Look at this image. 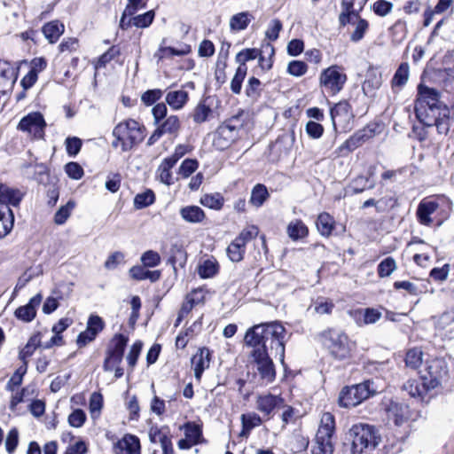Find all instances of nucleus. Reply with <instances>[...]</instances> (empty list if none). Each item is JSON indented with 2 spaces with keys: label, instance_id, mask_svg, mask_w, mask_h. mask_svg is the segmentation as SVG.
<instances>
[{
  "label": "nucleus",
  "instance_id": "nucleus-1",
  "mask_svg": "<svg viewBox=\"0 0 454 454\" xmlns=\"http://www.w3.org/2000/svg\"><path fill=\"white\" fill-rule=\"evenodd\" d=\"M244 341L254 349L270 350L275 357L278 356L280 362L284 363L286 331L281 324L271 322L255 325L247 331Z\"/></svg>",
  "mask_w": 454,
  "mask_h": 454
},
{
  "label": "nucleus",
  "instance_id": "nucleus-2",
  "mask_svg": "<svg viewBox=\"0 0 454 454\" xmlns=\"http://www.w3.org/2000/svg\"><path fill=\"white\" fill-rule=\"evenodd\" d=\"M113 136L114 139L112 142V146L116 149L120 148L121 152H127L144 140L145 132L140 123L133 119H129L114 127Z\"/></svg>",
  "mask_w": 454,
  "mask_h": 454
},
{
  "label": "nucleus",
  "instance_id": "nucleus-3",
  "mask_svg": "<svg viewBox=\"0 0 454 454\" xmlns=\"http://www.w3.org/2000/svg\"><path fill=\"white\" fill-rule=\"evenodd\" d=\"M320 340L325 348L335 359L344 360L349 357L355 348V343L344 332L338 329L324 331L320 334Z\"/></svg>",
  "mask_w": 454,
  "mask_h": 454
},
{
  "label": "nucleus",
  "instance_id": "nucleus-4",
  "mask_svg": "<svg viewBox=\"0 0 454 454\" xmlns=\"http://www.w3.org/2000/svg\"><path fill=\"white\" fill-rule=\"evenodd\" d=\"M348 439L351 442V454H362L367 448H374L379 443L374 427L362 423L349 429Z\"/></svg>",
  "mask_w": 454,
  "mask_h": 454
},
{
  "label": "nucleus",
  "instance_id": "nucleus-5",
  "mask_svg": "<svg viewBox=\"0 0 454 454\" xmlns=\"http://www.w3.org/2000/svg\"><path fill=\"white\" fill-rule=\"evenodd\" d=\"M347 74L342 67L333 65L322 70L319 75V85L324 91L330 95H336L344 87Z\"/></svg>",
  "mask_w": 454,
  "mask_h": 454
},
{
  "label": "nucleus",
  "instance_id": "nucleus-6",
  "mask_svg": "<svg viewBox=\"0 0 454 454\" xmlns=\"http://www.w3.org/2000/svg\"><path fill=\"white\" fill-rule=\"evenodd\" d=\"M420 380L425 382L426 387L436 388L446 379L448 374L447 363L442 358H434L427 361L425 368L420 372Z\"/></svg>",
  "mask_w": 454,
  "mask_h": 454
},
{
  "label": "nucleus",
  "instance_id": "nucleus-7",
  "mask_svg": "<svg viewBox=\"0 0 454 454\" xmlns=\"http://www.w3.org/2000/svg\"><path fill=\"white\" fill-rule=\"evenodd\" d=\"M370 382L347 387L340 394L339 403L345 408L355 407L371 395Z\"/></svg>",
  "mask_w": 454,
  "mask_h": 454
},
{
  "label": "nucleus",
  "instance_id": "nucleus-8",
  "mask_svg": "<svg viewBox=\"0 0 454 454\" xmlns=\"http://www.w3.org/2000/svg\"><path fill=\"white\" fill-rule=\"evenodd\" d=\"M417 217L423 225H430L434 222L442 223V207L439 199L427 198L420 201L417 209Z\"/></svg>",
  "mask_w": 454,
  "mask_h": 454
},
{
  "label": "nucleus",
  "instance_id": "nucleus-9",
  "mask_svg": "<svg viewBox=\"0 0 454 454\" xmlns=\"http://www.w3.org/2000/svg\"><path fill=\"white\" fill-rule=\"evenodd\" d=\"M252 361L261 379L269 383L274 380L276 372L273 362L265 348H254L252 353Z\"/></svg>",
  "mask_w": 454,
  "mask_h": 454
},
{
  "label": "nucleus",
  "instance_id": "nucleus-10",
  "mask_svg": "<svg viewBox=\"0 0 454 454\" xmlns=\"http://www.w3.org/2000/svg\"><path fill=\"white\" fill-rule=\"evenodd\" d=\"M45 126L43 116L38 112H34L20 120L18 129L35 138H42Z\"/></svg>",
  "mask_w": 454,
  "mask_h": 454
},
{
  "label": "nucleus",
  "instance_id": "nucleus-11",
  "mask_svg": "<svg viewBox=\"0 0 454 454\" xmlns=\"http://www.w3.org/2000/svg\"><path fill=\"white\" fill-rule=\"evenodd\" d=\"M436 106H440L438 91L423 84H419L414 111H418L419 114L421 116L423 115L422 111H424L423 106H428V109L434 112Z\"/></svg>",
  "mask_w": 454,
  "mask_h": 454
},
{
  "label": "nucleus",
  "instance_id": "nucleus-12",
  "mask_svg": "<svg viewBox=\"0 0 454 454\" xmlns=\"http://www.w3.org/2000/svg\"><path fill=\"white\" fill-rule=\"evenodd\" d=\"M442 106H436L434 112L428 109V106H423L422 114L423 115L419 114L418 111H415L416 117L419 121L426 126H436L439 129H444L445 131L448 130L447 127H443L444 120L447 118L448 109L443 107L442 114L441 113Z\"/></svg>",
  "mask_w": 454,
  "mask_h": 454
},
{
  "label": "nucleus",
  "instance_id": "nucleus-13",
  "mask_svg": "<svg viewBox=\"0 0 454 454\" xmlns=\"http://www.w3.org/2000/svg\"><path fill=\"white\" fill-rule=\"evenodd\" d=\"M104 327L105 323L99 316L90 315L87 322L86 329L77 337V345L79 347H84L94 340Z\"/></svg>",
  "mask_w": 454,
  "mask_h": 454
},
{
  "label": "nucleus",
  "instance_id": "nucleus-14",
  "mask_svg": "<svg viewBox=\"0 0 454 454\" xmlns=\"http://www.w3.org/2000/svg\"><path fill=\"white\" fill-rule=\"evenodd\" d=\"M256 409L267 419H270L274 411L284 406V399L270 393L260 395L255 401Z\"/></svg>",
  "mask_w": 454,
  "mask_h": 454
},
{
  "label": "nucleus",
  "instance_id": "nucleus-15",
  "mask_svg": "<svg viewBox=\"0 0 454 454\" xmlns=\"http://www.w3.org/2000/svg\"><path fill=\"white\" fill-rule=\"evenodd\" d=\"M331 119L333 127L337 129V124L346 128L353 118L351 106L347 101H340L331 108Z\"/></svg>",
  "mask_w": 454,
  "mask_h": 454
},
{
  "label": "nucleus",
  "instance_id": "nucleus-16",
  "mask_svg": "<svg viewBox=\"0 0 454 454\" xmlns=\"http://www.w3.org/2000/svg\"><path fill=\"white\" fill-rule=\"evenodd\" d=\"M154 12L149 11L146 12L144 14L133 16V15H125L124 12H122L121 20H120V27L122 29H128L130 27L134 26L136 27L139 28H145L149 27L153 19H154Z\"/></svg>",
  "mask_w": 454,
  "mask_h": 454
},
{
  "label": "nucleus",
  "instance_id": "nucleus-17",
  "mask_svg": "<svg viewBox=\"0 0 454 454\" xmlns=\"http://www.w3.org/2000/svg\"><path fill=\"white\" fill-rule=\"evenodd\" d=\"M210 351L207 348H199L192 357V367L194 371L195 379L200 381L202 374L210 365Z\"/></svg>",
  "mask_w": 454,
  "mask_h": 454
},
{
  "label": "nucleus",
  "instance_id": "nucleus-18",
  "mask_svg": "<svg viewBox=\"0 0 454 454\" xmlns=\"http://www.w3.org/2000/svg\"><path fill=\"white\" fill-rule=\"evenodd\" d=\"M114 454H140L139 439L132 434H125L114 444Z\"/></svg>",
  "mask_w": 454,
  "mask_h": 454
},
{
  "label": "nucleus",
  "instance_id": "nucleus-19",
  "mask_svg": "<svg viewBox=\"0 0 454 454\" xmlns=\"http://www.w3.org/2000/svg\"><path fill=\"white\" fill-rule=\"evenodd\" d=\"M238 135L235 133V126L221 125L215 135L213 144L219 150L228 148L236 139Z\"/></svg>",
  "mask_w": 454,
  "mask_h": 454
},
{
  "label": "nucleus",
  "instance_id": "nucleus-20",
  "mask_svg": "<svg viewBox=\"0 0 454 454\" xmlns=\"http://www.w3.org/2000/svg\"><path fill=\"white\" fill-rule=\"evenodd\" d=\"M368 136L365 130H361L355 133L348 139H347L342 145H340L335 151L337 156H346L360 145H362Z\"/></svg>",
  "mask_w": 454,
  "mask_h": 454
},
{
  "label": "nucleus",
  "instance_id": "nucleus-21",
  "mask_svg": "<svg viewBox=\"0 0 454 454\" xmlns=\"http://www.w3.org/2000/svg\"><path fill=\"white\" fill-rule=\"evenodd\" d=\"M42 299L40 294L32 297L27 304L20 306L15 310L16 317L24 322L32 321L36 315V308L40 305Z\"/></svg>",
  "mask_w": 454,
  "mask_h": 454
},
{
  "label": "nucleus",
  "instance_id": "nucleus-22",
  "mask_svg": "<svg viewBox=\"0 0 454 454\" xmlns=\"http://www.w3.org/2000/svg\"><path fill=\"white\" fill-rule=\"evenodd\" d=\"M409 408L407 405L397 403H391L387 409V417L396 426L403 425L409 419Z\"/></svg>",
  "mask_w": 454,
  "mask_h": 454
},
{
  "label": "nucleus",
  "instance_id": "nucleus-23",
  "mask_svg": "<svg viewBox=\"0 0 454 454\" xmlns=\"http://www.w3.org/2000/svg\"><path fill=\"white\" fill-rule=\"evenodd\" d=\"M182 219L189 223H200L206 218L205 212L198 206H185L179 210Z\"/></svg>",
  "mask_w": 454,
  "mask_h": 454
},
{
  "label": "nucleus",
  "instance_id": "nucleus-24",
  "mask_svg": "<svg viewBox=\"0 0 454 454\" xmlns=\"http://www.w3.org/2000/svg\"><path fill=\"white\" fill-rule=\"evenodd\" d=\"M23 194L18 189L11 188L5 184H0V205L18 206Z\"/></svg>",
  "mask_w": 454,
  "mask_h": 454
},
{
  "label": "nucleus",
  "instance_id": "nucleus-25",
  "mask_svg": "<svg viewBox=\"0 0 454 454\" xmlns=\"http://www.w3.org/2000/svg\"><path fill=\"white\" fill-rule=\"evenodd\" d=\"M14 215L9 206L0 205V239L10 233L13 227Z\"/></svg>",
  "mask_w": 454,
  "mask_h": 454
},
{
  "label": "nucleus",
  "instance_id": "nucleus-26",
  "mask_svg": "<svg viewBox=\"0 0 454 454\" xmlns=\"http://www.w3.org/2000/svg\"><path fill=\"white\" fill-rule=\"evenodd\" d=\"M316 226L321 236L328 238L335 227L334 218L328 213H320L316 221Z\"/></svg>",
  "mask_w": 454,
  "mask_h": 454
},
{
  "label": "nucleus",
  "instance_id": "nucleus-27",
  "mask_svg": "<svg viewBox=\"0 0 454 454\" xmlns=\"http://www.w3.org/2000/svg\"><path fill=\"white\" fill-rule=\"evenodd\" d=\"M335 430L334 417L330 412L323 413L316 436L332 438Z\"/></svg>",
  "mask_w": 454,
  "mask_h": 454
},
{
  "label": "nucleus",
  "instance_id": "nucleus-28",
  "mask_svg": "<svg viewBox=\"0 0 454 454\" xmlns=\"http://www.w3.org/2000/svg\"><path fill=\"white\" fill-rule=\"evenodd\" d=\"M189 98L188 92L184 90H171L167 93L165 100L173 110L182 109Z\"/></svg>",
  "mask_w": 454,
  "mask_h": 454
},
{
  "label": "nucleus",
  "instance_id": "nucleus-29",
  "mask_svg": "<svg viewBox=\"0 0 454 454\" xmlns=\"http://www.w3.org/2000/svg\"><path fill=\"white\" fill-rule=\"evenodd\" d=\"M286 232L292 240H298L308 236L309 229L301 220L295 219L288 223Z\"/></svg>",
  "mask_w": 454,
  "mask_h": 454
},
{
  "label": "nucleus",
  "instance_id": "nucleus-30",
  "mask_svg": "<svg viewBox=\"0 0 454 454\" xmlns=\"http://www.w3.org/2000/svg\"><path fill=\"white\" fill-rule=\"evenodd\" d=\"M43 33L49 43H54L64 33V25L58 20L48 22L43 27Z\"/></svg>",
  "mask_w": 454,
  "mask_h": 454
},
{
  "label": "nucleus",
  "instance_id": "nucleus-31",
  "mask_svg": "<svg viewBox=\"0 0 454 454\" xmlns=\"http://www.w3.org/2000/svg\"><path fill=\"white\" fill-rule=\"evenodd\" d=\"M410 76V67L408 63H402L396 69L391 85L394 90H401L408 82Z\"/></svg>",
  "mask_w": 454,
  "mask_h": 454
},
{
  "label": "nucleus",
  "instance_id": "nucleus-32",
  "mask_svg": "<svg viewBox=\"0 0 454 454\" xmlns=\"http://www.w3.org/2000/svg\"><path fill=\"white\" fill-rule=\"evenodd\" d=\"M158 128L163 135L177 136L181 128V122L176 115H169L161 123L158 124Z\"/></svg>",
  "mask_w": 454,
  "mask_h": 454
},
{
  "label": "nucleus",
  "instance_id": "nucleus-33",
  "mask_svg": "<svg viewBox=\"0 0 454 454\" xmlns=\"http://www.w3.org/2000/svg\"><path fill=\"white\" fill-rule=\"evenodd\" d=\"M180 430L184 431V436L188 441L196 445L201 442L202 429L201 427L194 422H187L180 427Z\"/></svg>",
  "mask_w": 454,
  "mask_h": 454
},
{
  "label": "nucleus",
  "instance_id": "nucleus-34",
  "mask_svg": "<svg viewBox=\"0 0 454 454\" xmlns=\"http://www.w3.org/2000/svg\"><path fill=\"white\" fill-rule=\"evenodd\" d=\"M403 389L408 392L411 396L423 398L431 389L426 387L423 380H410L403 385Z\"/></svg>",
  "mask_w": 454,
  "mask_h": 454
},
{
  "label": "nucleus",
  "instance_id": "nucleus-35",
  "mask_svg": "<svg viewBox=\"0 0 454 454\" xmlns=\"http://www.w3.org/2000/svg\"><path fill=\"white\" fill-rule=\"evenodd\" d=\"M27 371V362L22 364L12 374L8 380L5 389L9 392H14V390L20 389V385L23 381V377Z\"/></svg>",
  "mask_w": 454,
  "mask_h": 454
},
{
  "label": "nucleus",
  "instance_id": "nucleus-36",
  "mask_svg": "<svg viewBox=\"0 0 454 454\" xmlns=\"http://www.w3.org/2000/svg\"><path fill=\"white\" fill-rule=\"evenodd\" d=\"M201 298L202 296L200 290H193L192 292L188 294L180 309L178 321L181 320L182 317L187 315L192 309L194 305L198 304L201 301Z\"/></svg>",
  "mask_w": 454,
  "mask_h": 454
},
{
  "label": "nucleus",
  "instance_id": "nucleus-37",
  "mask_svg": "<svg viewBox=\"0 0 454 454\" xmlns=\"http://www.w3.org/2000/svg\"><path fill=\"white\" fill-rule=\"evenodd\" d=\"M253 16L247 12H242L233 15L230 20V27L234 31L244 30L247 27Z\"/></svg>",
  "mask_w": 454,
  "mask_h": 454
},
{
  "label": "nucleus",
  "instance_id": "nucleus-38",
  "mask_svg": "<svg viewBox=\"0 0 454 454\" xmlns=\"http://www.w3.org/2000/svg\"><path fill=\"white\" fill-rule=\"evenodd\" d=\"M149 439L153 443H160V446L168 442L171 438L167 427H152L149 430Z\"/></svg>",
  "mask_w": 454,
  "mask_h": 454
},
{
  "label": "nucleus",
  "instance_id": "nucleus-39",
  "mask_svg": "<svg viewBox=\"0 0 454 454\" xmlns=\"http://www.w3.org/2000/svg\"><path fill=\"white\" fill-rule=\"evenodd\" d=\"M354 0H342V12L340 14L339 20L342 26L349 23L352 19H358V12L353 8Z\"/></svg>",
  "mask_w": 454,
  "mask_h": 454
},
{
  "label": "nucleus",
  "instance_id": "nucleus-40",
  "mask_svg": "<svg viewBox=\"0 0 454 454\" xmlns=\"http://www.w3.org/2000/svg\"><path fill=\"white\" fill-rule=\"evenodd\" d=\"M72 323V320L65 317L61 318L56 325L52 326V332L54 333V336L51 337L50 344H47L45 347L50 348L52 345H61L62 344V337L60 333L64 332Z\"/></svg>",
  "mask_w": 454,
  "mask_h": 454
},
{
  "label": "nucleus",
  "instance_id": "nucleus-41",
  "mask_svg": "<svg viewBox=\"0 0 454 454\" xmlns=\"http://www.w3.org/2000/svg\"><path fill=\"white\" fill-rule=\"evenodd\" d=\"M41 344V338L39 334H34L31 336L26 344V346L20 351L19 357L23 362H27V358H29L35 349Z\"/></svg>",
  "mask_w": 454,
  "mask_h": 454
},
{
  "label": "nucleus",
  "instance_id": "nucleus-42",
  "mask_svg": "<svg viewBox=\"0 0 454 454\" xmlns=\"http://www.w3.org/2000/svg\"><path fill=\"white\" fill-rule=\"evenodd\" d=\"M241 422L243 427L241 434H248L253 428L259 427L262 420L255 412H250L241 416Z\"/></svg>",
  "mask_w": 454,
  "mask_h": 454
},
{
  "label": "nucleus",
  "instance_id": "nucleus-43",
  "mask_svg": "<svg viewBox=\"0 0 454 454\" xmlns=\"http://www.w3.org/2000/svg\"><path fill=\"white\" fill-rule=\"evenodd\" d=\"M275 53L274 48L270 43L263 46L262 51H260L259 66L263 71H268L272 67V57Z\"/></svg>",
  "mask_w": 454,
  "mask_h": 454
},
{
  "label": "nucleus",
  "instance_id": "nucleus-44",
  "mask_svg": "<svg viewBox=\"0 0 454 454\" xmlns=\"http://www.w3.org/2000/svg\"><path fill=\"white\" fill-rule=\"evenodd\" d=\"M200 202L208 208L220 210L224 204V199L220 193H210L204 194L200 198Z\"/></svg>",
  "mask_w": 454,
  "mask_h": 454
},
{
  "label": "nucleus",
  "instance_id": "nucleus-45",
  "mask_svg": "<svg viewBox=\"0 0 454 454\" xmlns=\"http://www.w3.org/2000/svg\"><path fill=\"white\" fill-rule=\"evenodd\" d=\"M128 342V338L122 334H115L111 340L107 353L123 356V352Z\"/></svg>",
  "mask_w": 454,
  "mask_h": 454
},
{
  "label": "nucleus",
  "instance_id": "nucleus-46",
  "mask_svg": "<svg viewBox=\"0 0 454 454\" xmlns=\"http://www.w3.org/2000/svg\"><path fill=\"white\" fill-rule=\"evenodd\" d=\"M312 454H333V445L332 438L316 436L315 444L312 447Z\"/></svg>",
  "mask_w": 454,
  "mask_h": 454
},
{
  "label": "nucleus",
  "instance_id": "nucleus-47",
  "mask_svg": "<svg viewBox=\"0 0 454 454\" xmlns=\"http://www.w3.org/2000/svg\"><path fill=\"white\" fill-rule=\"evenodd\" d=\"M229 259L233 262H241L246 253V247L236 239L231 242L226 249Z\"/></svg>",
  "mask_w": 454,
  "mask_h": 454
},
{
  "label": "nucleus",
  "instance_id": "nucleus-48",
  "mask_svg": "<svg viewBox=\"0 0 454 454\" xmlns=\"http://www.w3.org/2000/svg\"><path fill=\"white\" fill-rule=\"evenodd\" d=\"M269 192L263 184H256L251 192L249 202L256 207H261L264 201L268 199Z\"/></svg>",
  "mask_w": 454,
  "mask_h": 454
},
{
  "label": "nucleus",
  "instance_id": "nucleus-49",
  "mask_svg": "<svg viewBox=\"0 0 454 454\" xmlns=\"http://www.w3.org/2000/svg\"><path fill=\"white\" fill-rule=\"evenodd\" d=\"M175 166L173 161H169L167 159H164L158 168L159 179L161 183L169 185L173 184V176L171 173V168Z\"/></svg>",
  "mask_w": 454,
  "mask_h": 454
},
{
  "label": "nucleus",
  "instance_id": "nucleus-50",
  "mask_svg": "<svg viewBox=\"0 0 454 454\" xmlns=\"http://www.w3.org/2000/svg\"><path fill=\"white\" fill-rule=\"evenodd\" d=\"M219 270L218 262L215 259H207L199 268V275L202 278L214 277Z\"/></svg>",
  "mask_w": 454,
  "mask_h": 454
},
{
  "label": "nucleus",
  "instance_id": "nucleus-51",
  "mask_svg": "<svg viewBox=\"0 0 454 454\" xmlns=\"http://www.w3.org/2000/svg\"><path fill=\"white\" fill-rule=\"evenodd\" d=\"M349 23L356 26L355 30L350 35V40L355 43L359 42L368 29V22L358 15V19H352Z\"/></svg>",
  "mask_w": 454,
  "mask_h": 454
},
{
  "label": "nucleus",
  "instance_id": "nucleus-52",
  "mask_svg": "<svg viewBox=\"0 0 454 454\" xmlns=\"http://www.w3.org/2000/svg\"><path fill=\"white\" fill-rule=\"evenodd\" d=\"M259 234V229L255 225L246 226L235 239L246 247L247 243L255 239Z\"/></svg>",
  "mask_w": 454,
  "mask_h": 454
},
{
  "label": "nucleus",
  "instance_id": "nucleus-53",
  "mask_svg": "<svg viewBox=\"0 0 454 454\" xmlns=\"http://www.w3.org/2000/svg\"><path fill=\"white\" fill-rule=\"evenodd\" d=\"M247 67H238L235 75L231 82V90L235 94H239L241 91L242 82L247 75Z\"/></svg>",
  "mask_w": 454,
  "mask_h": 454
},
{
  "label": "nucleus",
  "instance_id": "nucleus-54",
  "mask_svg": "<svg viewBox=\"0 0 454 454\" xmlns=\"http://www.w3.org/2000/svg\"><path fill=\"white\" fill-rule=\"evenodd\" d=\"M140 261L144 267L154 268L160 265L161 258L158 252L147 250L142 254Z\"/></svg>",
  "mask_w": 454,
  "mask_h": 454
},
{
  "label": "nucleus",
  "instance_id": "nucleus-55",
  "mask_svg": "<svg viewBox=\"0 0 454 454\" xmlns=\"http://www.w3.org/2000/svg\"><path fill=\"white\" fill-rule=\"evenodd\" d=\"M333 308V302L331 300L324 297L317 298L313 305L314 312L318 315L331 314Z\"/></svg>",
  "mask_w": 454,
  "mask_h": 454
},
{
  "label": "nucleus",
  "instance_id": "nucleus-56",
  "mask_svg": "<svg viewBox=\"0 0 454 454\" xmlns=\"http://www.w3.org/2000/svg\"><path fill=\"white\" fill-rule=\"evenodd\" d=\"M363 317V323L364 325L375 324L381 318V312L373 308H367L365 309H359L356 311Z\"/></svg>",
  "mask_w": 454,
  "mask_h": 454
},
{
  "label": "nucleus",
  "instance_id": "nucleus-57",
  "mask_svg": "<svg viewBox=\"0 0 454 454\" xmlns=\"http://www.w3.org/2000/svg\"><path fill=\"white\" fill-rule=\"evenodd\" d=\"M0 77L13 83L17 79V70L10 62L0 60Z\"/></svg>",
  "mask_w": 454,
  "mask_h": 454
},
{
  "label": "nucleus",
  "instance_id": "nucleus-58",
  "mask_svg": "<svg viewBox=\"0 0 454 454\" xmlns=\"http://www.w3.org/2000/svg\"><path fill=\"white\" fill-rule=\"evenodd\" d=\"M396 270L394 258L387 257L378 265V274L380 278L389 277Z\"/></svg>",
  "mask_w": 454,
  "mask_h": 454
},
{
  "label": "nucleus",
  "instance_id": "nucleus-59",
  "mask_svg": "<svg viewBox=\"0 0 454 454\" xmlns=\"http://www.w3.org/2000/svg\"><path fill=\"white\" fill-rule=\"evenodd\" d=\"M260 55V51L255 48H247L239 51L236 55V62L239 67L246 66V62L255 59Z\"/></svg>",
  "mask_w": 454,
  "mask_h": 454
},
{
  "label": "nucleus",
  "instance_id": "nucleus-60",
  "mask_svg": "<svg viewBox=\"0 0 454 454\" xmlns=\"http://www.w3.org/2000/svg\"><path fill=\"white\" fill-rule=\"evenodd\" d=\"M422 356L423 353L419 348L410 349L405 357L406 365L412 369H417L422 363Z\"/></svg>",
  "mask_w": 454,
  "mask_h": 454
},
{
  "label": "nucleus",
  "instance_id": "nucleus-61",
  "mask_svg": "<svg viewBox=\"0 0 454 454\" xmlns=\"http://www.w3.org/2000/svg\"><path fill=\"white\" fill-rule=\"evenodd\" d=\"M154 193L152 191H146L136 195L134 199V205L136 208H143L148 207L154 202Z\"/></svg>",
  "mask_w": 454,
  "mask_h": 454
},
{
  "label": "nucleus",
  "instance_id": "nucleus-62",
  "mask_svg": "<svg viewBox=\"0 0 454 454\" xmlns=\"http://www.w3.org/2000/svg\"><path fill=\"white\" fill-rule=\"evenodd\" d=\"M74 207L73 201H68L65 206H62L55 214L54 222L57 224H63L71 215V211Z\"/></svg>",
  "mask_w": 454,
  "mask_h": 454
},
{
  "label": "nucleus",
  "instance_id": "nucleus-63",
  "mask_svg": "<svg viewBox=\"0 0 454 454\" xmlns=\"http://www.w3.org/2000/svg\"><path fill=\"white\" fill-rule=\"evenodd\" d=\"M308 71V66L301 60H293L288 63L287 73L293 76L300 77Z\"/></svg>",
  "mask_w": 454,
  "mask_h": 454
},
{
  "label": "nucleus",
  "instance_id": "nucleus-64",
  "mask_svg": "<svg viewBox=\"0 0 454 454\" xmlns=\"http://www.w3.org/2000/svg\"><path fill=\"white\" fill-rule=\"evenodd\" d=\"M18 443H19V432H18L17 428H12L8 432L6 438H5V442H4L6 451L9 454H12L15 451V450L18 446Z\"/></svg>",
  "mask_w": 454,
  "mask_h": 454
}]
</instances>
